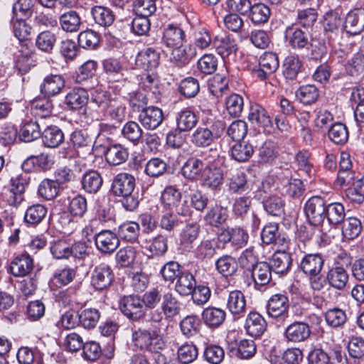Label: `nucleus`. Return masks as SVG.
Here are the masks:
<instances>
[{
	"instance_id": "obj_51",
	"label": "nucleus",
	"mask_w": 364,
	"mask_h": 364,
	"mask_svg": "<svg viewBox=\"0 0 364 364\" xmlns=\"http://www.w3.org/2000/svg\"><path fill=\"white\" fill-rule=\"evenodd\" d=\"M138 252L135 247L127 246L121 248L116 254V261L122 267H128L135 264Z\"/></svg>"
},
{
	"instance_id": "obj_29",
	"label": "nucleus",
	"mask_w": 364,
	"mask_h": 364,
	"mask_svg": "<svg viewBox=\"0 0 364 364\" xmlns=\"http://www.w3.org/2000/svg\"><path fill=\"white\" fill-rule=\"evenodd\" d=\"M88 97L89 95L86 90L75 87L67 94L65 102L66 105L70 109H79L87 104Z\"/></svg>"
},
{
	"instance_id": "obj_30",
	"label": "nucleus",
	"mask_w": 364,
	"mask_h": 364,
	"mask_svg": "<svg viewBox=\"0 0 364 364\" xmlns=\"http://www.w3.org/2000/svg\"><path fill=\"white\" fill-rule=\"evenodd\" d=\"M171 59L179 65H185L196 55L195 48L192 45L181 44L171 48Z\"/></svg>"
},
{
	"instance_id": "obj_17",
	"label": "nucleus",
	"mask_w": 364,
	"mask_h": 364,
	"mask_svg": "<svg viewBox=\"0 0 364 364\" xmlns=\"http://www.w3.org/2000/svg\"><path fill=\"white\" fill-rule=\"evenodd\" d=\"M311 334L308 324L304 322H294L289 325L284 332L288 341L298 343L306 341Z\"/></svg>"
},
{
	"instance_id": "obj_44",
	"label": "nucleus",
	"mask_w": 364,
	"mask_h": 364,
	"mask_svg": "<svg viewBox=\"0 0 364 364\" xmlns=\"http://www.w3.org/2000/svg\"><path fill=\"white\" fill-rule=\"evenodd\" d=\"M228 217V210L216 205L205 214L204 221L206 225L218 227L226 221Z\"/></svg>"
},
{
	"instance_id": "obj_38",
	"label": "nucleus",
	"mask_w": 364,
	"mask_h": 364,
	"mask_svg": "<svg viewBox=\"0 0 364 364\" xmlns=\"http://www.w3.org/2000/svg\"><path fill=\"white\" fill-rule=\"evenodd\" d=\"M230 153L232 158L235 161L245 162L252 156L254 149L252 145L247 141H239L231 146Z\"/></svg>"
},
{
	"instance_id": "obj_42",
	"label": "nucleus",
	"mask_w": 364,
	"mask_h": 364,
	"mask_svg": "<svg viewBox=\"0 0 364 364\" xmlns=\"http://www.w3.org/2000/svg\"><path fill=\"white\" fill-rule=\"evenodd\" d=\"M92 15L95 22L103 27L110 26L115 18L113 11L110 9L101 6L93 7Z\"/></svg>"
},
{
	"instance_id": "obj_64",
	"label": "nucleus",
	"mask_w": 364,
	"mask_h": 364,
	"mask_svg": "<svg viewBox=\"0 0 364 364\" xmlns=\"http://www.w3.org/2000/svg\"><path fill=\"white\" fill-rule=\"evenodd\" d=\"M47 209L45 206L37 204L29 207L25 214V221L30 224L39 223L46 216Z\"/></svg>"
},
{
	"instance_id": "obj_24",
	"label": "nucleus",
	"mask_w": 364,
	"mask_h": 364,
	"mask_svg": "<svg viewBox=\"0 0 364 364\" xmlns=\"http://www.w3.org/2000/svg\"><path fill=\"white\" fill-rule=\"evenodd\" d=\"M43 144L49 148H56L64 140L62 130L57 126H48L41 134Z\"/></svg>"
},
{
	"instance_id": "obj_56",
	"label": "nucleus",
	"mask_w": 364,
	"mask_h": 364,
	"mask_svg": "<svg viewBox=\"0 0 364 364\" xmlns=\"http://www.w3.org/2000/svg\"><path fill=\"white\" fill-rule=\"evenodd\" d=\"M79 45L85 49H95L100 43L99 34L92 30L82 31L78 35Z\"/></svg>"
},
{
	"instance_id": "obj_40",
	"label": "nucleus",
	"mask_w": 364,
	"mask_h": 364,
	"mask_svg": "<svg viewBox=\"0 0 364 364\" xmlns=\"http://www.w3.org/2000/svg\"><path fill=\"white\" fill-rule=\"evenodd\" d=\"M271 262V267L277 274H284L290 269L291 258L285 251H277L272 255Z\"/></svg>"
},
{
	"instance_id": "obj_59",
	"label": "nucleus",
	"mask_w": 364,
	"mask_h": 364,
	"mask_svg": "<svg viewBox=\"0 0 364 364\" xmlns=\"http://www.w3.org/2000/svg\"><path fill=\"white\" fill-rule=\"evenodd\" d=\"M182 272L180 264L174 261L168 262L160 270L163 279L170 283H173Z\"/></svg>"
},
{
	"instance_id": "obj_37",
	"label": "nucleus",
	"mask_w": 364,
	"mask_h": 364,
	"mask_svg": "<svg viewBox=\"0 0 364 364\" xmlns=\"http://www.w3.org/2000/svg\"><path fill=\"white\" fill-rule=\"evenodd\" d=\"M270 9L262 3L251 4L249 18L255 25H261L268 21L270 17Z\"/></svg>"
},
{
	"instance_id": "obj_52",
	"label": "nucleus",
	"mask_w": 364,
	"mask_h": 364,
	"mask_svg": "<svg viewBox=\"0 0 364 364\" xmlns=\"http://www.w3.org/2000/svg\"><path fill=\"white\" fill-rule=\"evenodd\" d=\"M345 209L340 203H333L326 207V218L329 224L336 225L343 222L345 218Z\"/></svg>"
},
{
	"instance_id": "obj_36",
	"label": "nucleus",
	"mask_w": 364,
	"mask_h": 364,
	"mask_svg": "<svg viewBox=\"0 0 364 364\" xmlns=\"http://www.w3.org/2000/svg\"><path fill=\"white\" fill-rule=\"evenodd\" d=\"M261 238L264 243L283 245L286 242L284 237H281L279 232V225L275 223H271L266 225L261 232Z\"/></svg>"
},
{
	"instance_id": "obj_11",
	"label": "nucleus",
	"mask_w": 364,
	"mask_h": 364,
	"mask_svg": "<svg viewBox=\"0 0 364 364\" xmlns=\"http://www.w3.org/2000/svg\"><path fill=\"white\" fill-rule=\"evenodd\" d=\"M344 28L351 35H358L364 31V8L355 9L348 13Z\"/></svg>"
},
{
	"instance_id": "obj_15",
	"label": "nucleus",
	"mask_w": 364,
	"mask_h": 364,
	"mask_svg": "<svg viewBox=\"0 0 364 364\" xmlns=\"http://www.w3.org/2000/svg\"><path fill=\"white\" fill-rule=\"evenodd\" d=\"M226 308L234 316H242L246 311V299L240 290L229 292L226 299Z\"/></svg>"
},
{
	"instance_id": "obj_1",
	"label": "nucleus",
	"mask_w": 364,
	"mask_h": 364,
	"mask_svg": "<svg viewBox=\"0 0 364 364\" xmlns=\"http://www.w3.org/2000/svg\"><path fill=\"white\" fill-rule=\"evenodd\" d=\"M91 102L112 119L122 120L125 116V106L118 97L110 98L103 92H97L92 96Z\"/></svg>"
},
{
	"instance_id": "obj_7",
	"label": "nucleus",
	"mask_w": 364,
	"mask_h": 364,
	"mask_svg": "<svg viewBox=\"0 0 364 364\" xmlns=\"http://www.w3.org/2000/svg\"><path fill=\"white\" fill-rule=\"evenodd\" d=\"M113 279V272L106 264L96 266L91 274V284L97 290L107 289L111 285Z\"/></svg>"
},
{
	"instance_id": "obj_32",
	"label": "nucleus",
	"mask_w": 364,
	"mask_h": 364,
	"mask_svg": "<svg viewBox=\"0 0 364 364\" xmlns=\"http://www.w3.org/2000/svg\"><path fill=\"white\" fill-rule=\"evenodd\" d=\"M196 285L193 275L189 272H182L177 278L175 290L181 296L191 295Z\"/></svg>"
},
{
	"instance_id": "obj_18",
	"label": "nucleus",
	"mask_w": 364,
	"mask_h": 364,
	"mask_svg": "<svg viewBox=\"0 0 364 364\" xmlns=\"http://www.w3.org/2000/svg\"><path fill=\"white\" fill-rule=\"evenodd\" d=\"M323 259L318 254L304 255L300 262V269L306 275L319 274L323 267Z\"/></svg>"
},
{
	"instance_id": "obj_16",
	"label": "nucleus",
	"mask_w": 364,
	"mask_h": 364,
	"mask_svg": "<svg viewBox=\"0 0 364 364\" xmlns=\"http://www.w3.org/2000/svg\"><path fill=\"white\" fill-rule=\"evenodd\" d=\"M186 38L184 31L178 26L168 24L164 30L162 43L168 48H173L183 43Z\"/></svg>"
},
{
	"instance_id": "obj_31",
	"label": "nucleus",
	"mask_w": 364,
	"mask_h": 364,
	"mask_svg": "<svg viewBox=\"0 0 364 364\" xmlns=\"http://www.w3.org/2000/svg\"><path fill=\"white\" fill-rule=\"evenodd\" d=\"M286 38L289 44L294 49H301L309 45V35L299 28H287Z\"/></svg>"
},
{
	"instance_id": "obj_34",
	"label": "nucleus",
	"mask_w": 364,
	"mask_h": 364,
	"mask_svg": "<svg viewBox=\"0 0 364 364\" xmlns=\"http://www.w3.org/2000/svg\"><path fill=\"white\" fill-rule=\"evenodd\" d=\"M250 272L252 277L257 285H266L271 280L272 267L267 262H261L257 263Z\"/></svg>"
},
{
	"instance_id": "obj_63",
	"label": "nucleus",
	"mask_w": 364,
	"mask_h": 364,
	"mask_svg": "<svg viewBox=\"0 0 364 364\" xmlns=\"http://www.w3.org/2000/svg\"><path fill=\"white\" fill-rule=\"evenodd\" d=\"M87 204L85 197L77 196L71 199L68 206V211L73 217L80 218L87 212Z\"/></svg>"
},
{
	"instance_id": "obj_47",
	"label": "nucleus",
	"mask_w": 364,
	"mask_h": 364,
	"mask_svg": "<svg viewBox=\"0 0 364 364\" xmlns=\"http://www.w3.org/2000/svg\"><path fill=\"white\" fill-rule=\"evenodd\" d=\"M362 224L360 220L355 217H349L343 220L342 234L348 240L356 238L361 232Z\"/></svg>"
},
{
	"instance_id": "obj_33",
	"label": "nucleus",
	"mask_w": 364,
	"mask_h": 364,
	"mask_svg": "<svg viewBox=\"0 0 364 364\" xmlns=\"http://www.w3.org/2000/svg\"><path fill=\"white\" fill-rule=\"evenodd\" d=\"M237 266L236 259L228 255H223L215 261L216 270L226 277L234 275L237 270Z\"/></svg>"
},
{
	"instance_id": "obj_3",
	"label": "nucleus",
	"mask_w": 364,
	"mask_h": 364,
	"mask_svg": "<svg viewBox=\"0 0 364 364\" xmlns=\"http://www.w3.org/2000/svg\"><path fill=\"white\" fill-rule=\"evenodd\" d=\"M247 119L259 131L262 130L266 134H272L274 130L268 112L259 104L255 103L250 105Z\"/></svg>"
},
{
	"instance_id": "obj_2",
	"label": "nucleus",
	"mask_w": 364,
	"mask_h": 364,
	"mask_svg": "<svg viewBox=\"0 0 364 364\" xmlns=\"http://www.w3.org/2000/svg\"><path fill=\"white\" fill-rule=\"evenodd\" d=\"M181 193L173 186H166L161 193V202L167 209L174 210L178 215H189L191 213L188 200L181 202Z\"/></svg>"
},
{
	"instance_id": "obj_26",
	"label": "nucleus",
	"mask_w": 364,
	"mask_h": 364,
	"mask_svg": "<svg viewBox=\"0 0 364 364\" xmlns=\"http://www.w3.org/2000/svg\"><path fill=\"white\" fill-rule=\"evenodd\" d=\"M225 311L217 307H207L202 312L204 323L210 328L220 326L225 321Z\"/></svg>"
},
{
	"instance_id": "obj_61",
	"label": "nucleus",
	"mask_w": 364,
	"mask_h": 364,
	"mask_svg": "<svg viewBox=\"0 0 364 364\" xmlns=\"http://www.w3.org/2000/svg\"><path fill=\"white\" fill-rule=\"evenodd\" d=\"M200 323L195 316H188L180 323L181 330L184 336L191 337L196 335L200 329Z\"/></svg>"
},
{
	"instance_id": "obj_10",
	"label": "nucleus",
	"mask_w": 364,
	"mask_h": 364,
	"mask_svg": "<svg viewBox=\"0 0 364 364\" xmlns=\"http://www.w3.org/2000/svg\"><path fill=\"white\" fill-rule=\"evenodd\" d=\"M209 161L207 158H189L182 167L183 176L188 179H200Z\"/></svg>"
},
{
	"instance_id": "obj_49",
	"label": "nucleus",
	"mask_w": 364,
	"mask_h": 364,
	"mask_svg": "<svg viewBox=\"0 0 364 364\" xmlns=\"http://www.w3.org/2000/svg\"><path fill=\"white\" fill-rule=\"evenodd\" d=\"M83 189L90 193H97L102 185V178L100 173L91 171L84 174L82 180Z\"/></svg>"
},
{
	"instance_id": "obj_22",
	"label": "nucleus",
	"mask_w": 364,
	"mask_h": 364,
	"mask_svg": "<svg viewBox=\"0 0 364 364\" xmlns=\"http://www.w3.org/2000/svg\"><path fill=\"white\" fill-rule=\"evenodd\" d=\"M200 179L203 181L206 186L216 188L223 183V173L219 168L214 166L210 161L208 167L205 168Z\"/></svg>"
},
{
	"instance_id": "obj_8",
	"label": "nucleus",
	"mask_w": 364,
	"mask_h": 364,
	"mask_svg": "<svg viewBox=\"0 0 364 364\" xmlns=\"http://www.w3.org/2000/svg\"><path fill=\"white\" fill-rule=\"evenodd\" d=\"M134 177L128 173H119L113 179L112 191L116 196L132 193L135 187Z\"/></svg>"
},
{
	"instance_id": "obj_39",
	"label": "nucleus",
	"mask_w": 364,
	"mask_h": 364,
	"mask_svg": "<svg viewBox=\"0 0 364 364\" xmlns=\"http://www.w3.org/2000/svg\"><path fill=\"white\" fill-rule=\"evenodd\" d=\"M198 119L194 112L188 109H182L176 117V126L179 132H188L196 127Z\"/></svg>"
},
{
	"instance_id": "obj_45",
	"label": "nucleus",
	"mask_w": 364,
	"mask_h": 364,
	"mask_svg": "<svg viewBox=\"0 0 364 364\" xmlns=\"http://www.w3.org/2000/svg\"><path fill=\"white\" fill-rule=\"evenodd\" d=\"M81 18L75 11H69L63 14L60 17V24L67 32H76L81 26Z\"/></svg>"
},
{
	"instance_id": "obj_57",
	"label": "nucleus",
	"mask_w": 364,
	"mask_h": 364,
	"mask_svg": "<svg viewBox=\"0 0 364 364\" xmlns=\"http://www.w3.org/2000/svg\"><path fill=\"white\" fill-rule=\"evenodd\" d=\"M215 240H203L195 250L196 257L200 259L211 258L216 251Z\"/></svg>"
},
{
	"instance_id": "obj_46",
	"label": "nucleus",
	"mask_w": 364,
	"mask_h": 364,
	"mask_svg": "<svg viewBox=\"0 0 364 364\" xmlns=\"http://www.w3.org/2000/svg\"><path fill=\"white\" fill-rule=\"evenodd\" d=\"M32 114L36 117L46 118L51 115L53 104L48 98L35 99L31 105Z\"/></svg>"
},
{
	"instance_id": "obj_54",
	"label": "nucleus",
	"mask_w": 364,
	"mask_h": 364,
	"mask_svg": "<svg viewBox=\"0 0 364 364\" xmlns=\"http://www.w3.org/2000/svg\"><path fill=\"white\" fill-rule=\"evenodd\" d=\"M59 191V186L56 181L45 178L39 184L38 188V195L46 200H52L55 198Z\"/></svg>"
},
{
	"instance_id": "obj_25",
	"label": "nucleus",
	"mask_w": 364,
	"mask_h": 364,
	"mask_svg": "<svg viewBox=\"0 0 364 364\" xmlns=\"http://www.w3.org/2000/svg\"><path fill=\"white\" fill-rule=\"evenodd\" d=\"M33 259L28 255L16 257L11 262L10 269L14 277H25L33 269Z\"/></svg>"
},
{
	"instance_id": "obj_5",
	"label": "nucleus",
	"mask_w": 364,
	"mask_h": 364,
	"mask_svg": "<svg viewBox=\"0 0 364 364\" xmlns=\"http://www.w3.org/2000/svg\"><path fill=\"white\" fill-rule=\"evenodd\" d=\"M326 207L324 200L318 196L309 198L305 204V213L313 225H321L326 218Z\"/></svg>"
},
{
	"instance_id": "obj_20",
	"label": "nucleus",
	"mask_w": 364,
	"mask_h": 364,
	"mask_svg": "<svg viewBox=\"0 0 364 364\" xmlns=\"http://www.w3.org/2000/svg\"><path fill=\"white\" fill-rule=\"evenodd\" d=\"M159 53L152 48H148L138 53L136 65L144 70L153 69L159 65Z\"/></svg>"
},
{
	"instance_id": "obj_43",
	"label": "nucleus",
	"mask_w": 364,
	"mask_h": 364,
	"mask_svg": "<svg viewBox=\"0 0 364 364\" xmlns=\"http://www.w3.org/2000/svg\"><path fill=\"white\" fill-rule=\"evenodd\" d=\"M193 36V48L197 50H203L208 48L213 42L212 34L206 28H196L192 34Z\"/></svg>"
},
{
	"instance_id": "obj_12",
	"label": "nucleus",
	"mask_w": 364,
	"mask_h": 364,
	"mask_svg": "<svg viewBox=\"0 0 364 364\" xmlns=\"http://www.w3.org/2000/svg\"><path fill=\"white\" fill-rule=\"evenodd\" d=\"M95 245L99 251L105 254L113 252L119 246V240L110 230H102L95 237Z\"/></svg>"
},
{
	"instance_id": "obj_55",
	"label": "nucleus",
	"mask_w": 364,
	"mask_h": 364,
	"mask_svg": "<svg viewBox=\"0 0 364 364\" xmlns=\"http://www.w3.org/2000/svg\"><path fill=\"white\" fill-rule=\"evenodd\" d=\"M177 355L181 363L188 364L197 358L198 348L192 343H186L178 348Z\"/></svg>"
},
{
	"instance_id": "obj_41",
	"label": "nucleus",
	"mask_w": 364,
	"mask_h": 364,
	"mask_svg": "<svg viewBox=\"0 0 364 364\" xmlns=\"http://www.w3.org/2000/svg\"><path fill=\"white\" fill-rule=\"evenodd\" d=\"M41 131L37 122L28 120L23 123L19 131V139L31 142L41 136Z\"/></svg>"
},
{
	"instance_id": "obj_27",
	"label": "nucleus",
	"mask_w": 364,
	"mask_h": 364,
	"mask_svg": "<svg viewBox=\"0 0 364 364\" xmlns=\"http://www.w3.org/2000/svg\"><path fill=\"white\" fill-rule=\"evenodd\" d=\"M181 304L172 293L164 294L162 297L161 308L166 319L173 318L180 314Z\"/></svg>"
},
{
	"instance_id": "obj_50",
	"label": "nucleus",
	"mask_w": 364,
	"mask_h": 364,
	"mask_svg": "<svg viewBox=\"0 0 364 364\" xmlns=\"http://www.w3.org/2000/svg\"><path fill=\"white\" fill-rule=\"evenodd\" d=\"M296 96L304 105L315 103L318 97L319 92L317 87L313 85L301 86L296 92Z\"/></svg>"
},
{
	"instance_id": "obj_21",
	"label": "nucleus",
	"mask_w": 364,
	"mask_h": 364,
	"mask_svg": "<svg viewBox=\"0 0 364 364\" xmlns=\"http://www.w3.org/2000/svg\"><path fill=\"white\" fill-rule=\"evenodd\" d=\"M213 43L218 54L223 59L234 55L238 49L235 39L230 36L215 37Z\"/></svg>"
},
{
	"instance_id": "obj_58",
	"label": "nucleus",
	"mask_w": 364,
	"mask_h": 364,
	"mask_svg": "<svg viewBox=\"0 0 364 364\" xmlns=\"http://www.w3.org/2000/svg\"><path fill=\"white\" fill-rule=\"evenodd\" d=\"M329 139L336 144H343L348 139V132L345 124H333L328 130Z\"/></svg>"
},
{
	"instance_id": "obj_13",
	"label": "nucleus",
	"mask_w": 364,
	"mask_h": 364,
	"mask_svg": "<svg viewBox=\"0 0 364 364\" xmlns=\"http://www.w3.org/2000/svg\"><path fill=\"white\" fill-rule=\"evenodd\" d=\"M244 328L250 336L259 337L266 331L267 322L261 314L251 311L246 317Z\"/></svg>"
},
{
	"instance_id": "obj_60",
	"label": "nucleus",
	"mask_w": 364,
	"mask_h": 364,
	"mask_svg": "<svg viewBox=\"0 0 364 364\" xmlns=\"http://www.w3.org/2000/svg\"><path fill=\"white\" fill-rule=\"evenodd\" d=\"M122 134L126 139L136 144L141 137L142 129L136 122L130 121L123 126Z\"/></svg>"
},
{
	"instance_id": "obj_48",
	"label": "nucleus",
	"mask_w": 364,
	"mask_h": 364,
	"mask_svg": "<svg viewBox=\"0 0 364 364\" xmlns=\"http://www.w3.org/2000/svg\"><path fill=\"white\" fill-rule=\"evenodd\" d=\"M104 69L110 81L120 82L124 80L125 69L117 60H106L104 63Z\"/></svg>"
},
{
	"instance_id": "obj_4",
	"label": "nucleus",
	"mask_w": 364,
	"mask_h": 364,
	"mask_svg": "<svg viewBox=\"0 0 364 364\" xmlns=\"http://www.w3.org/2000/svg\"><path fill=\"white\" fill-rule=\"evenodd\" d=\"M289 300L283 294H274L269 299L267 306L268 315L282 324L289 317Z\"/></svg>"
},
{
	"instance_id": "obj_6",
	"label": "nucleus",
	"mask_w": 364,
	"mask_h": 364,
	"mask_svg": "<svg viewBox=\"0 0 364 364\" xmlns=\"http://www.w3.org/2000/svg\"><path fill=\"white\" fill-rule=\"evenodd\" d=\"M119 309L127 318L137 320L145 314V307L141 298L136 295L125 296L119 301Z\"/></svg>"
},
{
	"instance_id": "obj_14",
	"label": "nucleus",
	"mask_w": 364,
	"mask_h": 364,
	"mask_svg": "<svg viewBox=\"0 0 364 364\" xmlns=\"http://www.w3.org/2000/svg\"><path fill=\"white\" fill-rule=\"evenodd\" d=\"M139 119L145 128L154 129L163 122L164 114L160 108L150 106L141 110Z\"/></svg>"
},
{
	"instance_id": "obj_19",
	"label": "nucleus",
	"mask_w": 364,
	"mask_h": 364,
	"mask_svg": "<svg viewBox=\"0 0 364 364\" xmlns=\"http://www.w3.org/2000/svg\"><path fill=\"white\" fill-rule=\"evenodd\" d=\"M65 86L63 77L60 75H49L44 77L40 91L46 96L50 97L59 94Z\"/></svg>"
},
{
	"instance_id": "obj_9",
	"label": "nucleus",
	"mask_w": 364,
	"mask_h": 364,
	"mask_svg": "<svg viewBox=\"0 0 364 364\" xmlns=\"http://www.w3.org/2000/svg\"><path fill=\"white\" fill-rule=\"evenodd\" d=\"M220 132H215L207 127H198L192 133L190 141L197 148H205L210 146L215 139L220 137Z\"/></svg>"
},
{
	"instance_id": "obj_35",
	"label": "nucleus",
	"mask_w": 364,
	"mask_h": 364,
	"mask_svg": "<svg viewBox=\"0 0 364 364\" xmlns=\"http://www.w3.org/2000/svg\"><path fill=\"white\" fill-rule=\"evenodd\" d=\"M154 340L151 333L146 331L139 330L132 335L134 346L142 350L155 351L156 348L154 345Z\"/></svg>"
},
{
	"instance_id": "obj_23",
	"label": "nucleus",
	"mask_w": 364,
	"mask_h": 364,
	"mask_svg": "<svg viewBox=\"0 0 364 364\" xmlns=\"http://www.w3.org/2000/svg\"><path fill=\"white\" fill-rule=\"evenodd\" d=\"M106 161L112 166H117L125 162L129 157L127 149L119 144L109 145L105 152Z\"/></svg>"
},
{
	"instance_id": "obj_62",
	"label": "nucleus",
	"mask_w": 364,
	"mask_h": 364,
	"mask_svg": "<svg viewBox=\"0 0 364 364\" xmlns=\"http://www.w3.org/2000/svg\"><path fill=\"white\" fill-rule=\"evenodd\" d=\"M100 312L96 309H85L80 313V323L85 328H92L98 323Z\"/></svg>"
},
{
	"instance_id": "obj_28",
	"label": "nucleus",
	"mask_w": 364,
	"mask_h": 364,
	"mask_svg": "<svg viewBox=\"0 0 364 364\" xmlns=\"http://www.w3.org/2000/svg\"><path fill=\"white\" fill-rule=\"evenodd\" d=\"M348 274L343 267H333L331 268L326 276L328 284L336 289H343L348 281Z\"/></svg>"
},
{
	"instance_id": "obj_53",
	"label": "nucleus",
	"mask_w": 364,
	"mask_h": 364,
	"mask_svg": "<svg viewBox=\"0 0 364 364\" xmlns=\"http://www.w3.org/2000/svg\"><path fill=\"white\" fill-rule=\"evenodd\" d=\"M301 61L299 58L295 55L287 56L283 63L284 76L289 80L296 79L298 73L301 70Z\"/></svg>"
}]
</instances>
